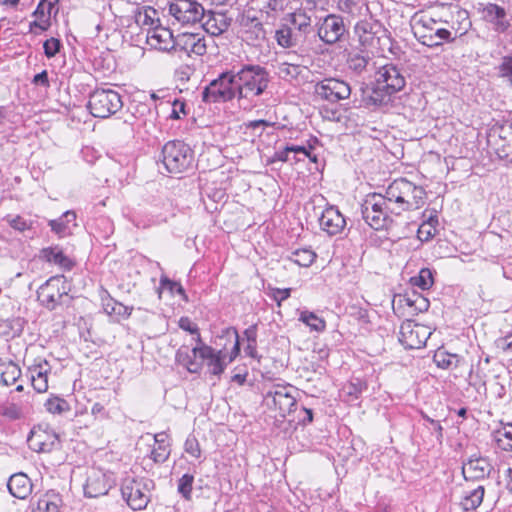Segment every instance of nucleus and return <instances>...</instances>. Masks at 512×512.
Listing matches in <instances>:
<instances>
[{
	"instance_id": "obj_1",
	"label": "nucleus",
	"mask_w": 512,
	"mask_h": 512,
	"mask_svg": "<svg viewBox=\"0 0 512 512\" xmlns=\"http://www.w3.org/2000/svg\"><path fill=\"white\" fill-rule=\"evenodd\" d=\"M217 345L223 346L216 351L211 346L201 343L195 346L191 353L206 362L208 370L213 375H220L225 367L231 363L240 352L239 335L236 329L227 328L218 336Z\"/></svg>"
},
{
	"instance_id": "obj_2",
	"label": "nucleus",
	"mask_w": 512,
	"mask_h": 512,
	"mask_svg": "<svg viewBox=\"0 0 512 512\" xmlns=\"http://www.w3.org/2000/svg\"><path fill=\"white\" fill-rule=\"evenodd\" d=\"M405 83V77L395 65H383L376 72L372 89L367 94L363 92V101L366 106H386L391 102L392 95L404 88Z\"/></svg>"
},
{
	"instance_id": "obj_3",
	"label": "nucleus",
	"mask_w": 512,
	"mask_h": 512,
	"mask_svg": "<svg viewBox=\"0 0 512 512\" xmlns=\"http://www.w3.org/2000/svg\"><path fill=\"white\" fill-rule=\"evenodd\" d=\"M236 76L238 80V98L260 96L270 83L268 71L260 65H245L236 72Z\"/></svg>"
},
{
	"instance_id": "obj_4",
	"label": "nucleus",
	"mask_w": 512,
	"mask_h": 512,
	"mask_svg": "<svg viewBox=\"0 0 512 512\" xmlns=\"http://www.w3.org/2000/svg\"><path fill=\"white\" fill-rule=\"evenodd\" d=\"M396 209L388 205L387 199L381 194H370L361 205V213L365 222L375 230L386 227L388 211L394 213Z\"/></svg>"
},
{
	"instance_id": "obj_5",
	"label": "nucleus",
	"mask_w": 512,
	"mask_h": 512,
	"mask_svg": "<svg viewBox=\"0 0 512 512\" xmlns=\"http://www.w3.org/2000/svg\"><path fill=\"white\" fill-rule=\"evenodd\" d=\"M238 80L234 70L222 73L205 88L202 98L205 102L229 101L238 97Z\"/></svg>"
},
{
	"instance_id": "obj_6",
	"label": "nucleus",
	"mask_w": 512,
	"mask_h": 512,
	"mask_svg": "<svg viewBox=\"0 0 512 512\" xmlns=\"http://www.w3.org/2000/svg\"><path fill=\"white\" fill-rule=\"evenodd\" d=\"M193 161V154L188 145L181 141H170L162 149V162L170 173H182Z\"/></svg>"
},
{
	"instance_id": "obj_7",
	"label": "nucleus",
	"mask_w": 512,
	"mask_h": 512,
	"mask_svg": "<svg viewBox=\"0 0 512 512\" xmlns=\"http://www.w3.org/2000/svg\"><path fill=\"white\" fill-rule=\"evenodd\" d=\"M292 386L274 385L264 395L263 404L274 416L285 418L296 406Z\"/></svg>"
},
{
	"instance_id": "obj_8",
	"label": "nucleus",
	"mask_w": 512,
	"mask_h": 512,
	"mask_svg": "<svg viewBox=\"0 0 512 512\" xmlns=\"http://www.w3.org/2000/svg\"><path fill=\"white\" fill-rule=\"evenodd\" d=\"M123 106L121 96L112 89H97L89 98L88 108L94 117L108 118Z\"/></svg>"
},
{
	"instance_id": "obj_9",
	"label": "nucleus",
	"mask_w": 512,
	"mask_h": 512,
	"mask_svg": "<svg viewBox=\"0 0 512 512\" xmlns=\"http://www.w3.org/2000/svg\"><path fill=\"white\" fill-rule=\"evenodd\" d=\"M415 190V184L401 178L395 180L388 186L386 195L383 197L387 199L388 205L396 209L394 213L400 214L402 211L410 209L413 205L416 199Z\"/></svg>"
},
{
	"instance_id": "obj_10",
	"label": "nucleus",
	"mask_w": 512,
	"mask_h": 512,
	"mask_svg": "<svg viewBox=\"0 0 512 512\" xmlns=\"http://www.w3.org/2000/svg\"><path fill=\"white\" fill-rule=\"evenodd\" d=\"M151 481L140 478H126L121 484L122 498L133 510H143L150 501Z\"/></svg>"
},
{
	"instance_id": "obj_11",
	"label": "nucleus",
	"mask_w": 512,
	"mask_h": 512,
	"mask_svg": "<svg viewBox=\"0 0 512 512\" xmlns=\"http://www.w3.org/2000/svg\"><path fill=\"white\" fill-rule=\"evenodd\" d=\"M354 34L359 45L367 51L380 49L382 40L387 38L386 32L378 22L367 19L356 23Z\"/></svg>"
},
{
	"instance_id": "obj_12",
	"label": "nucleus",
	"mask_w": 512,
	"mask_h": 512,
	"mask_svg": "<svg viewBox=\"0 0 512 512\" xmlns=\"http://www.w3.org/2000/svg\"><path fill=\"white\" fill-rule=\"evenodd\" d=\"M169 14L182 24H191L201 21L204 8L194 0H176L169 5Z\"/></svg>"
},
{
	"instance_id": "obj_13",
	"label": "nucleus",
	"mask_w": 512,
	"mask_h": 512,
	"mask_svg": "<svg viewBox=\"0 0 512 512\" xmlns=\"http://www.w3.org/2000/svg\"><path fill=\"white\" fill-rule=\"evenodd\" d=\"M421 16L418 18V24L421 23L424 29H428L434 32L418 34V41L428 47H435L442 44L444 40H449L451 33L441 27L430 26V23L437 25V19L434 17L437 13L433 11L431 15H427L424 11H420Z\"/></svg>"
},
{
	"instance_id": "obj_14",
	"label": "nucleus",
	"mask_w": 512,
	"mask_h": 512,
	"mask_svg": "<svg viewBox=\"0 0 512 512\" xmlns=\"http://www.w3.org/2000/svg\"><path fill=\"white\" fill-rule=\"evenodd\" d=\"M315 92L322 99L335 103L349 98L351 87L343 80L327 78L316 84Z\"/></svg>"
},
{
	"instance_id": "obj_15",
	"label": "nucleus",
	"mask_w": 512,
	"mask_h": 512,
	"mask_svg": "<svg viewBox=\"0 0 512 512\" xmlns=\"http://www.w3.org/2000/svg\"><path fill=\"white\" fill-rule=\"evenodd\" d=\"M113 485L111 477L102 469L92 468L87 475L84 494L90 498L106 495Z\"/></svg>"
},
{
	"instance_id": "obj_16",
	"label": "nucleus",
	"mask_w": 512,
	"mask_h": 512,
	"mask_svg": "<svg viewBox=\"0 0 512 512\" xmlns=\"http://www.w3.org/2000/svg\"><path fill=\"white\" fill-rule=\"evenodd\" d=\"M29 447L38 453L51 452L58 445V436L50 430L35 427L27 439Z\"/></svg>"
},
{
	"instance_id": "obj_17",
	"label": "nucleus",
	"mask_w": 512,
	"mask_h": 512,
	"mask_svg": "<svg viewBox=\"0 0 512 512\" xmlns=\"http://www.w3.org/2000/svg\"><path fill=\"white\" fill-rule=\"evenodd\" d=\"M477 11L481 13L483 20L493 25V29L496 32L503 33L510 26L509 22L506 20L505 9L497 4L479 3L477 6Z\"/></svg>"
},
{
	"instance_id": "obj_18",
	"label": "nucleus",
	"mask_w": 512,
	"mask_h": 512,
	"mask_svg": "<svg viewBox=\"0 0 512 512\" xmlns=\"http://www.w3.org/2000/svg\"><path fill=\"white\" fill-rule=\"evenodd\" d=\"M146 42L151 48L161 51H169L175 48V38L172 32L160 24H157L154 28H148Z\"/></svg>"
},
{
	"instance_id": "obj_19",
	"label": "nucleus",
	"mask_w": 512,
	"mask_h": 512,
	"mask_svg": "<svg viewBox=\"0 0 512 512\" xmlns=\"http://www.w3.org/2000/svg\"><path fill=\"white\" fill-rule=\"evenodd\" d=\"M344 33L343 19L336 15H328L318 29V36L327 44L336 43Z\"/></svg>"
},
{
	"instance_id": "obj_20",
	"label": "nucleus",
	"mask_w": 512,
	"mask_h": 512,
	"mask_svg": "<svg viewBox=\"0 0 512 512\" xmlns=\"http://www.w3.org/2000/svg\"><path fill=\"white\" fill-rule=\"evenodd\" d=\"M320 228L328 235H337L346 226V220L341 212L334 206L327 207L319 217Z\"/></svg>"
},
{
	"instance_id": "obj_21",
	"label": "nucleus",
	"mask_w": 512,
	"mask_h": 512,
	"mask_svg": "<svg viewBox=\"0 0 512 512\" xmlns=\"http://www.w3.org/2000/svg\"><path fill=\"white\" fill-rule=\"evenodd\" d=\"M492 471L489 460L482 456H473L462 466V473L466 480H481Z\"/></svg>"
},
{
	"instance_id": "obj_22",
	"label": "nucleus",
	"mask_w": 512,
	"mask_h": 512,
	"mask_svg": "<svg viewBox=\"0 0 512 512\" xmlns=\"http://www.w3.org/2000/svg\"><path fill=\"white\" fill-rule=\"evenodd\" d=\"M21 369L11 360L0 358V383L5 386L16 384V391L22 392L24 386L21 382Z\"/></svg>"
},
{
	"instance_id": "obj_23",
	"label": "nucleus",
	"mask_w": 512,
	"mask_h": 512,
	"mask_svg": "<svg viewBox=\"0 0 512 512\" xmlns=\"http://www.w3.org/2000/svg\"><path fill=\"white\" fill-rule=\"evenodd\" d=\"M421 417L423 420L421 429V438L423 442L431 446L441 444L443 438V429L440 421L429 417L423 412H421Z\"/></svg>"
},
{
	"instance_id": "obj_24",
	"label": "nucleus",
	"mask_w": 512,
	"mask_h": 512,
	"mask_svg": "<svg viewBox=\"0 0 512 512\" xmlns=\"http://www.w3.org/2000/svg\"><path fill=\"white\" fill-rule=\"evenodd\" d=\"M58 282V279L51 278L37 292L38 300L50 310L54 309L62 298V293L58 289Z\"/></svg>"
},
{
	"instance_id": "obj_25",
	"label": "nucleus",
	"mask_w": 512,
	"mask_h": 512,
	"mask_svg": "<svg viewBox=\"0 0 512 512\" xmlns=\"http://www.w3.org/2000/svg\"><path fill=\"white\" fill-rule=\"evenodd\" d=\"M50 366L47 361H39L29 367L31 385L38 393H44L48 389V372Z\"/></svg>"
},
{
	"instance_id": "obj_26",
	"label": "nucleus",
	"mask_w": 512,
	"mask_h": 512,
	"mask_svg": "<svg viewBox=\"0 0 512 512\" xmlns=\"http://www.w3.org/2000/svg\"><path fill=\"white\" fill-rule=\"evenodd\" d=\"M7 487L11 495L18 499H25L32 490V483L24 473H16L9 478Z\"/></svg>"
},
{
	"instance_id": "obj_27",
	"label": "nucleus",
	"mask_w": 512,
	"mask_h": 512,
	"mask_svg": "<svg viewBox=\"0 0 512 512\" xmlns=\"http://www.w3.org/2000/svg\"><path fill=\"white\" fill-rule=\"evenodd\" d=\"M285 20L286 24L292 27V30L297 31L294 33L298 34L299 39L304 38L311 32V18L301 10L288 14Z\"/></svg>"
},
{
	"instance_id": "obj_28",
	"label": "nucleus",
	"mask_w": 512,
	"mask_h": 512,
	"mask_svg": "<svg viewBox=\"0 0 512 512\" xmlns=\"http://www.w3.org/2000/svg\"><path fill=\"white\" fill-rule=\"evenodd\" d=\"M40 258L65 270H69L73 266L71 259L58 246L43 248L40 251Z\"/></svg>"
},
{
	"instance_id": "obj_29",
	"label": "nucleus",
	"mask_w": 512,
	"mask_h": 512,
	"mask_svg": "<svg viewBox=\"0 0 512 512\" xmlns=\"http://www.w3.org/2000/svg\"><path fill=\"white\" fill-rule=\"evenodd\" d=\"M60 503L59 494L50 491L38 499L32 512H59Z\"/></svg>"
},
{
	"instance_id": "obj_30",
	"label": "nucleus",
	"mask_w": 512,
	"mask_h": 512,
	"mask_svg": "<svg viewBox=\"0 0 512 512\" xmlns=\"http://www.w3.org/2000/svg\"><path fill=\"white\" fill-rule=\"evenodd\" d=\"M423 217V222L418 226V240L421 242L428 241L434 237L437 231L436 226L438 224L437 216L432 213L429 215L424 213Z\"/></svg>"
},
{
	"instance_id": "obj_31",
	"label": "nucleus",
	"mask_w": 512,
	"mask_h": 512,
	"mask_svg": "<svg viewBox=\"0 0 512 512\" xmlns=\"http://www.w3.org/2000/svg\"><path fill=\"white\" fill-rule=\"evenodd\" d=\"M157 10L150 7L145 6L137 11L135 14V22L141 28H154L157 24H159V19L157 18Z\"/></svg>"
},
{
	"instance_id": "obj_32",
	"label": "nucleus",
	"mask_w": 512,
	"mask_h": 512,
	"mask_svg": "<svg viewBox=\"0 0 512 512\" xmlns=\"http://www.w3.org/2000/svg\"><path fill=\"white\" fill-rule=\"evenodd\" d=\"M416 323L412 319H406L400 326L399 341L406 349H414L416 343V335L414 328Z\"/></svg>"
},
{
	"instance_id": "obj_33",
	"label": "nucleus",
	"mask_w": 512,
	"mask_h": 512,
	"mask_svg": "<svg viewBox=\"0 0 512 512\" xmlns=\"http://www.w3.org/2000/svg\"><path fill=\"white\" fill-rule=\"evenodd\" d=\"M275 39L278 45L284 48L296 46L300 40L298 34H295L292 31V27L288 24H283L278 30H276Z\"/></svg>"
},
{
	"instance_id": "obj_34",
	"label": "nucleus",
	"mask_w": 512,
	"mask_h": 512,
	"mask_svg": "<svg viewBox=\"0 0 512 512\" xmlns=\"http://www.w3.org/2000/svg\"><path fill=\"white\" fill-rule=\"evenodd\" d=\"M483 497L484 487L479 485L477 488L467 491L464 494L460 502V505L466 511L475 510L482 503Z\"/></svg>"
},
{
	"instance_id": "obj_35",
	"label": "nucleus",
	"mask_w": 512,
	"mask_h": 512,
	"mask_svg": "<svg viewBox=\"0 0 512 512\" xmlns=\"http://www.w3.org/2000/svg\"><path fill=\"white\" fill-rule=\"evenodd\" d=\"M166 439L167 435L164 432L158 433L154 436V440L158 446L151 451V456L157 463H162L169 457L170 450L168 445L165 444Z\"/></svg>"
},
{
	"instance_id": "obj_36",
	"label": "nucleus",
	"mask_w": 512,
	"mask_h": 512,
	"mask_svg": "<svg viewBox=\"0 0 512 512\" xmlns=\"http://www.w3.org/2000/svg\"><path fill=\"white\" fill-rule=\"evenodd\" d=\"M245 34L246 39L252 42L264 40L266 37L263 24L255 18L247 19V22L245 23Z\"/></svg>"
},
{
	"instance_id": "obj_37",
	"label": "nucleus",
	"mask_w": 512,
	"mask_h": 512,
	"mask_svg": "<svg viewBox=\"0 0 512 512\" xmlns=\"http://www.w3.org/2000/svg\"><path fill=\"white\" fill-rule=\"evenodd\" d=\"M347 64L350 70L357 74H361L370 65V57L368 52L366 54L363 52L350 53Z\"/></svg>"
},
{
	"instance_id": "obj_38",
	"label": "nucleus",
	"mask_w": 512,
	"mask_h": 512,
	"mask_svg": "<svg viewBox=\"0 0 512 512\" xmlns=\"http://www.w3.org/2000/svg\"><path fill=\"white\" fill-rule=\"evenodd\" d=\"M494 437L500 449L512 451V424H505L496 430Z\"/></svg>"
},
{
	"instance_id": "obj_39",
	"label": "nucleus",
	"mask_w": 512,
	"mask_h": 512,
	"mask_svg": "<svg viewBox=\"0 0 512 512\" xmlns=\"http://www.w3.org/2000/svg\"><path fill=\"white\" fill-rule=\"evenodd\" d=\"M393 311L399 317L410 315L406 310H411L414 307V300L406 295L398 294L392 301Z\"/></svg>"
},
{
	"instance_id": "obj_40",
	"label": "nucleus",
	"mask_w": 512,
	"mask_h": 512,
	"mask_svg": "<svg viewBox=\"0 0 512 512\" xmlns=\"http://www.w3.org/2000/svg\"><path fill=\"white\" fill-rule=\"evenodd\" d=\"M177 360L179 363L186 366L187 370L191 373L199 372L201 365L194 359L195 357L189 354L186 347H181L177 352Z\"/></svg>"
},
{
	"instance_id": "obj_41",
	"label": "nucleus",
	"mask_w": 512,
	"mask_h": 512,
	"mask_svg": "<svg viewBox=\"0 0 512 512\" xmlns=\"http://www.w3.org/2000/svg\"><path fill=\"white\" fill-rule=\"evenodd\" d=\"M301 66L288 62H281L277 66V74L283 80H292L297 78L301 73Z\"/></svg>"
},
{
	"instance_id": "obj_42",
	"label": "nucleus",
	"mask_w": 512,
	"mask_h": 512,
	"mask_svg": "<svg viewBox=\"0 0 512 512\" xmlns=\"http://www.w3.org/2000/svg\"><path fill=\"white\" fill-rule=\"evenodd\" d=\"M433 360L438 367L442 369H448L452 367H457L458 356L454 354H449L442 350H437L433 356Z\"/></svg>"
},
{
	"instance_id": "obj_43",
	"label": "nucleus",
	"mask_w": 512,
	"mask_h": 512,
	"mask_svg": "<svg viewBox=\"0 0 512 512\" xmlns=\"http://www.w3.org/2000/svg\"><path fill=\"white\" fill-rule=\"evenodd\" d=\"M300 320L317 332L323 331L326 327L325 321L313 312L303 311L300 315Z\"/></svg>"
},
{
	"instance_id": "obj_44",
	"label": "nucleus",
	"mask_w": 512,
	"mask_h": 512,
	"mask_svg": "<svg viewBox=\"0 0 512 512\" xmlns=\"http://www.w3.org/2000/svg\"><path fill=\"white\" fill-rule=\"evenodd\" d=\"M199 33H182L175 38V47H179L187 53H190L193 46L196 44V39Z\"/></svg>"
},
{
	"instance_id": "obj_45",
	"label": "nucleus",
	"mask_w": 512,
	"mask_h": 512,
	"mask_svg": "<svg viewBox=\"0 0 512 512\" xmlns=\"http://www.w3.org/2000/svg\"><path fill=\"white\" fill-rule=\"evenodd\" d=\"M316 254L309 249H299L293 253V261L302 267H309L315 260Z\"/></svg>"
},
{
	"instance_id": "obj_46",
	"label": "nucleus",
	"mask_w": 512,
	"mask_h": 512,
	"mask_svg": "<svg viewBox=\"0 0 512 512\" xmlns=\"http://www.w3.org/2000/svg\"><path fill=\"white\" fill-rule=\"evenodd\" d=\"M498 74L501 78L507 79L512 85V55L502 57L501 63L498 66Z\"/></svg>"
},
{
	"instance_id": "obj_47",
	"label": "nucleus",
	"mask_w": 512,
	"mask_h": 512,
	"mask_svg": "<svg viewBox=\"0 0 512 512\" xmlns=\"http://www.w3.org/2000/svg\"><path fill=\"white\" fill-rule=\"evenodd\" d=\"M434 284V274L429 268H422L418 272V288L422 290L430 289Z\"/></svg>"
},
{
	"instance_id": "obj_48",
	"label": "nucleus",
	"mask_w": 512,
	"mask_h": 512,
	"mask_svg": "<svg viewBox=\"0 0 512 512\" xmlns=\"http://www.w3.org/2000/svg\"><path fill=\"white\" fill-rule=\"evenodd\" d=\"M194 477L190 474H184L178 483V491L185 497L186 499L190 498V494L192 491Z\"/></svg>"
},
{
	"instance_id": "obj_49",
	"label": "nucleus",
	"mask_w": 512,
	"mask_h": 512,
	"mask_svg": "<svg viewBox=\"0 0 512 512\" xmlns=\"http://www.w3.org/2000/svg\"><path fill=\"white\" fill-rule=\"evenodd\" d=\"M366 389V384L358 380L356 383L351 382L345 385L343 392L352 399H357L359 395H361V393Z\"/></svg>"
},
{
	"instance_id": "obj_50",
	"label": "nucleus",
	"mask_w": 512,
	"mask_h": 512,
	"mask_svg": "<svg viewBox=\"0 0 512 512\" xmlns=\"http://www.w3.org/2000/svg\"><path fill=\"white\" fill-rule=\"evenodd\" d=\"M7 222L13 229L19 232L28 231L32 227V222L25 220L21 216H9Z\"/></svg>"
},
{
	"instance_id": "obj_51",
	"label": "nucleus",
	"mask_w": 512,
	"mask_h": 512,
	"mask_svg": "<svg viewBox=\"0 0 512 512\" xmlns=\"http://www.w3.org/2000/svg\"><path fill=\"white\" fill-rule=\"evenodd\" d=\"M185 452L194 458H200L201 448L195 436H189L184 444Z\"/></svg>"
},
{
	"instance_id": "obj_52",
	"label": "nucleus",
	"mask_w": 512,
	"mask_h": 512,
	"mask_svg": "<svg viewBox=\"0 0 512 512\" xmlns=\"http://www.w3.org/2000/svg\"><path fill=\"white\" fill-rule=\"evenodd\" d=\"M49 226L51 227V230L55 232L59 236H65L66 234L70 233V228L68 224L65 222L64 218L59 217L58 219L50 220Z\"/></svg>"
},
{
	"instance_id": "obj_53",
	"label": "nucleus",
	"mask_w": 512,
	"mask_h": 512,
	"mask_svg": "<svg viewBox=\"0 0 512 512\" xmlns=\"http://www.w3.org/2000/svg\"><path fill=\"white\" fill-rule=\"evenodd\" d=\"M160 286L162 289L169 290L171 293H178L186 299V295L183 287L180 283L172 281L166 277H162L160 280Z\"/></svg>"
},
{
	"instance_id": "obj_54",
	"label": "nucleus",
	"mask_w": 512,
	"mask_h": 512,
	"mask_svg": "<svg viewBox=\"0 0 512 512\" xmlns=\"http://www.w3.org/2000/svg\"><path fill=\"white\" fill-rule=\"evenodd\" d=\"M100 297L104 311L109 315H113L118 301L111 298L108 291L104 289L101 290Z\"/></svg>"
},
{
	"instance_id": "obj_55",
	"label": "nucleus",
	"mask_w": 512,
	"mask_h": 512,
	"mask_svg": "<svg viewBox=\"0 0 512 512\" xmlns=\"http://www.w3.org/2000/svg\"><path fill=\"white\" fill-rule=\"evenodd\" d=\"M66 401L60 398L48 399L45 403L46 409L53 414H60L65 410Z\"/></svg>"
},
{
	"instance_id": "obj_56",
	"label": "nucleus",
	"mask_w": 512,
	"mask_h": 512,
	"mask_svg": "<svg viewBox=\"0 0 512 512\" xmlns=\"http://www.w3.org/2000/svg\"><path fill=\"white\" fill-rule=\"evenodd\" d=\"M179 327L185 331H188L191 334H197L196 340L199 343V345H201L202 341H201L200 334L198 332L199 331L198 327L194 323H192V321L188 317L180 318Z\"/></svg>"
},
{
	"instance_id": "obj_57",
	"label": "nucleus",
	"mask_w": 512,
	"mask_h": 512,
	"mask_svg": "<svg viewBox=\"0 0 512 512\" xmlns=\"http://www.w3.org/2000/svg\"><path fill=\"white\" fill-rule=\"evenodd\" d=\"M44 53L48 58L56 55L60 48V42L56 38H50L44 42Z\"/></svg>"
},
{
	"instance_id": "obj_58",
	"label": "nucleus",
	"mask_w": 512,
	"mask_h": 512,
	"mask_svg": "<svg viewBox=\"0 0 512 512\" xmlns=\"http://www.w3.org/2000/svg\"><path fill=\"white\" fill-rule=\"evenodd\" d=\"M207 52L206 39L203 35L199 34L196 39V44L193 46L190 53H194L198 56H202Z\"/></svg>"
},
{
	"instance_id": "obj_59",
	"label": "nucleus",
	"mask_w": 512,
	"mask_h": 512,
	"mask_svg": "<svg viewBox=\"0 0 512 512\" xmlns=\"http://www.w3.org/2000/svg\"><path fill=\"white\" fill-rule=\"evenodd\" d=\"M186 114V111H185V103L182 102V101H179V100H175L173 102V110H172V113H171V118L172 119H180L181 116L180 114Z\"/></svg>"
},
{
	"instance_id": "obj_60",
	"label": "nucleus",
	"mask_w": 512,
	"mask_h": 512,
	"mask_svg": "<svg viewBox=\"0 0 512 512\" xmlns=\"http://www.w3.org/2000/svg\"><path fill=\"white\" fill-rule=\"evenodd\" d=\"M3 415L11 420H16L21 417L22 413L16 405H10L5 408Z\"/></svg>"
},
{
	"instance_id": "obj_61",
	"label": "nucleus",
	"mask_w": 512,
	"mask_h": 512,
	"mask_svg": "<svg viewBox=\"0 0 512 512\" xmlns=\"http://www.w3.org/2000/svg\"><path fill=\"white\" fill-rule=\"evenodd\" d=\"M266 8L270 11L278 13L282 12L285 9V1L284 0H268Z\"/></svg>"
},
{
	"instance_id": "obj_62",
	"label": "nucleus",
	"mask_w": 512,
	"mask_h": 512,
	"mask_svg": "<svg viewBox=\"0 0 512 512\" xmlns=\"http://www.w3.org/2000/svg\"><path fill=\"white\" fill-rule=\"evenodd\" d=\"M291 289L285 288V289H275L273 291V298L278 302V305L284 300H286L290 296Z\"/></svg>"
},
{
	"instance_id": "obj_63",
	"label": "nucleus",
	"mask_w": 512,
	"mask_h": 512,
	"mask_svg": "<svg viewBox=\"0 0 512 512\" xmlns=\"http://www.w3.org/2000/svg\"><path fill=\"white\" fill-rule=\"evenodd\" d=\"M133 308L123 305L120 302H117L115 312L113 315L121 316L123 318H128L132 313Z\"/></svg>"
},
{
	"instance_id": "obj_64",
	"label": "nucleus",
	"mask_w": 512,
	"mask_h": 512,
	"mask_svg": "<svg viewBox=\"0 0 512 512\" xmlns=\"http://www.w3.org/2000/svg\"><path fill=\"white\" fill-rule=\"evenodd\" d=\"M498 347L502 348L508 354L512 355V333L505 337L504 339H501L498 343Z\"/></svg>"
}]
</instances>
